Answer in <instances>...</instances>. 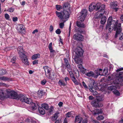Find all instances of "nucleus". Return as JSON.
I'll return each mask as SVG.
<instances>
[{
    "label": "nucleus",
    "mask_w": 123,
    "mask_h": 123,
    "mask_svg": "<svg viewBox=\"0 0 123 123\" xmlns=\"http://www.w3.org/2000/svg\"><path fill=\"white\" fill-rule=\"evenodd\" d=\"M108 79L109 80H112L111 84L114 85L109 86L108 90L113 91L117 88H119V84L123 85V72H121L117 74L114 73L111 76H109Z\"/></svg>",
    "instance_id": "1"
},
{
    "label": "nucleus",
    "mask_w": 123,
    "mask_h": 123,
    "mask_svg": "<svg viewBox=\"0 0 123 123\" xmlns=\"http://www.w3.org/2000/svg\"><path fill=\"white\" fill-rule=\"evenodd\" d=\"M56 16L61 20V21L62 22L59 24L60 27L61 29H62L64 27V23L69 18V13L66 12H65L64 14L56 11Z\"/></svg>",
    "instance_id": "2"
},
{
    "label": "nucleus",
    "mask_w": 123,
    "mask_h": 123,
    "mask_svg": "<svg viewBox=\"0 0 123 123\" xmlns=\"http://www.w3.org/2000/svg\"><path fill=\"white\" fill-rule=\"evenodd\" d=\"M112 23L114 24V28H113L114 31H116V34L115 35V38H117L119 37V39L121 40L123 39V34L121 33L122 31L121 28V24L118 23V26L117 27V23L115 21H113Z\"/></svg>",
    "instance_id": "3"
},
{
    "label": "nucleus",
    "mask_w": 123,
    "mask_h": 123,
    "mask_svg": "<svg viewBox=\"0 0 123 123\" xmlns=\"http://www.w3.org/2000/svg\"><path fill=\"white\" fill-rule=\"evenodd\" d=\"M83 51V50L80 47H77L76 48L74 51L76 55L74 59L76 63L78 64L82 63V60L79 57L82 55Z\"/></svg>",
    "instance_id": "4"
},
{
    "label": "nucleus",
    "mask_w": 123,
    "mask_h": 123,
    "mask_svg": "<svg viewBox=\"0 0 123 123\" xmlns=\"http://www.w3.org/2000/svg\"><path fill=\"white\" fill-rule=\"evenodd\" d=\"M95 10L97 11L99 9L101 6V9L98 12H101L99 13V15L98 16V18L102 16L103 14L105 13V10L104 9L105 8V5L103 4L101 6V4L100 3H98L96 4L95 3Z\"/></svg>",
    "instance_id": "5"
},
{
    "label": "nucleus",
    "mask_w": 123,
    "mask_h": 123,
    "mask_svg": "<svg viewBox=\"0 0 123 123\" xmlns=\"http://www.w3.org/2000/svg\"><path fill=\"white\" fill-rule=\"evenodd\" d=\"M112 18L111 17H110L107 20V23L106 26V30H108L109 33H111L113 29L111 28V26L112 27L113 29L114 28V24L112 23V22L113 21H115L116 22H117V27L118 26V20H117L116 21L115 20H113L112 21Z\"/></svg>",
    "instance_id": "6"
},
{
    "label": "nucleus",
    "mask_w": 123,
    "mask_h": 123,
    "mask_svg": "<svg viewBox=\"0 0 123 123\" xmlns=\"http://www.w3.org/2000/svg\"><path fill=\"white\" fill-rule=\"evenodd\" d=\"M6 97L11 98L13 99H16L18 98L17 93L14 91L9 89H5Z\"/></svg>",
    "instance_id": "7"
},
{
    "label": "nucleus",
    "mask_w": 123,
    "mask_h": 123,
    "mask_svg": "<svg viewBox=\"0 0 123 123\" xmlns=\"http://www.w3.org/2000/svg\"><path fill=\"white\" fill-rule=\"evenodd\" d=\"M62 8L63 9V12H58L60 13H64L65 12H66L69 13V16L71 13V12L70 10V5L69 3L67 2H64L62 5Z\"/></svg>",
    "instance_id": "8"
},
{
    "label": "nucleus",
    "mask_w": 123,
    "mask_h": 123,
    "mask_svg": "<svg viewBox=\"0 0 123 123\" xmlns=\"http://www.w3.org/2000/svg\"><path fill=\"white\" fill-rule=\"evenodd\" d=\"M80 15L78 18V19L82 21H84L87 15V10L85 9L83 10L80 12Z\"/></svg>",
    "instance_id": "9"
},
{
    "label": "nucleus",
    "mask_w": 123,
    "mask_h": 123,
    "mask_svg": "<svg viewBox=\"0 0 123 123\" xmlns=\"http://www.w3.org/2000/svg\"><path fill=\"white\" fill-rule=\"evenodd\" d=\"M20 97V99L22 102L29 104H31L32 101L30 98H27L25 96L23 95H21Z\"/></svg>",
    "instance_id": "10"
},
{
    "label": "nucleus",
    "mask_w": 123,
    "mask_h": 123,
    "mask_svg": "<svg viewBox=\"0 0 123 123\" xmlns=\"http://www.w3.org/2000/svg\"><path fill=\"white\" fill-rule=\"evenodd\" d=\"M19 57L21 60L24 64L26 65H29L28 59L26 55H24Z\"/></svg>",
    "instance_id": "11"
},
{
    "label": "nucleus",
    "mask_w": 123,
    "mask_h": 123,
    "mask_svg": "<svg viewBox=\"0 0 123 123\" xmlns=\"http://www.w3.org/2000/svg\"><path fill=\"white\" fill-rule=\"evenodd\" d=\"M73 37L74 39L77 41H82L84 37L81 34L78 33H76L73 36Z\"/></svg>",
    "instance_id": "12"
},
{
    "label": "nucleus",
    "mask_w": 123,
    "mask_h": 123,
    "mask_svg": "<svg viewBox=\"0 0 123 123\" xmlns=\"http://www.w3.org/2000/svg\"><path fill=\"white\" fill-rule=\"evenodd\" d=\"M17 50L19 56L24 55H25V52L23 50V48L22 46H19L17 48Z\"/></svg>",
    "instance_id": "13"
},
{
    "label": "nucleus",
    "mask_w": 123,
    "mask_h": 123,
    "mask_svg": "<svg viewBox=\"0 0 123 123\" xmlns=\"http://www.w3.org/2000/svg\"><path fill=\"white\" fill-rule=\"evenodd\" d=\"M5 97H6L5 89L0 90V99L3 100Z\"/></svg>",
    "instance_id": "14"
},
{
    "label": "nucleus",
    "mask_w": 123,
    "mask_h": 123,
    "mask_svg": "<svg viewBox=\"0 0 123 123\" xmlns=\"http://www.w3.org/2000/svg\"><path fill=\"white\" fill-rule=\"evenodd\" d=\"M43 68L45 72V75L47 77L48 76L47 74H49L52 72V69L50 68L47 66L43 67Z\"/></svg>",
    "instance_id": "15"
},
{
    "label": "nucleus",
    "mask_w": 123,
    "mask_h": 123,
    "mask_svg": "<svg viewBox=\"0 0 123 123\" xmlns=\"http://www.w3.org/2000/svg\"><path fill=\"white\" fill-rule=\"evenodd\" d=\"M17 30L19 32L21 33L23 31H24V26L21 24L18 25H17Z\"/></svg>",
    "instance_id": "16"
},
{
    "label": "nucleus",
    "mask_w": 123,
    "mask_h": 123,
    "mask_svg": "<svg viewBox=\"0 0 123 123\" xmlns=\"http://www.w3.org/2000/svg\"><path fill=\"white\" fill-rule=\"evenodd\" d=\"M118 3L116 2H113L111 3L110 6L111 8L114 9V10L116 12H117L118 8L116 7L117 6Z\"/></svg>",
    "instance_id": "17"
},
{
    "label": "nucleus",
    "mask_w": 123,
    "mask_h": 123,
    "mask_svg": "<svg viewBox=\"0 0 123 123\" xmlns=\"http://www.w3.org/2000/svg\"><path fill=\"white\" fill-rule=\"evenodd\" d=\"M85 75L89 77H93L95 78H97V76L95 75V73H94L92 71H90L87 73L85 74Z\"/></svg>",
    "instance_id": "18"
},
{
    "label": "nucleus",
    "mask_w": 123,
    "mask_h": 123,
    "mask_svg": "<svg viewBox=\"0 0 123 123\" xmlns=\"http://www.w3.org/2000/svg\"><path fill=\"white\" fill-rule=\"evenodd\" d=\"M56 75H55V73L53 72H52L50 74H49L48 76V78L51 80H55L56 78Z\"/></svg>",
    "instance_id": "19"
},
{
    "label": "nucleus",
    "mask_w": 123,
    "mask_h": 123,
    "mask_svg": "<svg viewBox=\"0 0 123 123\" xmlns=\"http://www.w3.org/2000/svg\"><path fill=\"white\" fill-rule=\"evenodd\" d=\"M102 70L101 69H98L95 71V75L97 76V78L98 75H104V74L102 73Z\"/></svg>",
    "instance_id": "20"
},
{
    "label": "nucleus",
    "mask_w": 123,
    "mask_h": 123,
    "mask_svg": "<svg viewBox=\"0 0 123 123\" xmlns=\"http://www.w3.org/2000/svg\"><path fill=\"white\" fill-rule=\"evenodd\" d=\"M92 113L95 116L96 114H101L102 112V110L100 109H98L92 111Z\"/></svg>",
    "instance_id": "21"
},
{
    "label": "nucleus",
    "mask_w": 123,
    "mask_h": 123,
    "mask_svg": "<svg viewBox=\"0 0 123 123\" xmlns=\"http://www.w3.org/2000/svg\"><path fill=\"white\" fill-rule=\"evenodd\" d=\"M82 120V117L79 116H76L75 117L74 122L75 123L78 122V123H81Z\"/></svg>",
    "instance_id": "22"
},
{
    "label": "nucleus",
    "mask_w": 123,
    "mask_h": 123,
    "mask_svg": "<svg viewBox=\"0 0 123 123\" xmlns=\"http://www.w3.org/2000/svg\"><path fill=\"white\" fill-rule=\"evenodd\" d=\"M92 83L91 84H92V85L91 86H89V89L91 92L93 91V88L94 89V87L96 86V84L95 83V82L94 80L92 81Z\"/></svg>",
    "instance_id": "23"
},
{
    "label": "nucleus",
    "mask_w": 123,
    "mask_h": 123,
    "mask_svg": "<svg viewBox=\"0 0 123 123\" xmlns=\"http://www.w3.org/2000/svg\"><path fill=\"white\" fill-rule=\"evenodd\" d=\"M95 7H95V3H92L89 6V11L90 12H92L93 10H95Z\"/></svg>",
    "instance_id": "24"
},
{
    "label": "nucleus",
    "mask_w": 123,
    "mask_h": 123,
    "mask_svg": "<svg viewBox=\"0 0 123 123\" xmlns=\"http://www.w3.org/2000/svg\"><path fill=\"white\" fill-rule=\"evenodd\" d=\"M26 123H36V122L34 119H27L25 120Z\"/></svg>",
    "instance_id": "25"
},
{
    "label": "nucleus",
    "mask_w": 123,
    "mask_h": 123,
    "mask_svg": "<svg viewBox=\"0 0 123 123\" xmlns=\"http://www.w3.org/2000/svg\"><path fill=\"white\" fill-rule=\"evenodd\" d=\"M40 55L39 53L34 54L33 55L31 59L32 60H34L37 59L38 58L40 57Z\"/></svg>",
    "instance_id": "26"
},
{
    "label": "nucleus",
    "mask_w": 123,
    "mask_h": 123,
    "mask_svg": "<svg viewBox=\"0 0 123 123\" xmlns=\"http://www.w3.org/2000/svg\"><path fill=\"white\" fill-rule=\"evenodd\" d=\"M76 25L77 26L80 28H84L85 27L84 24L82 22H77Z\"/></svg>",
    "instance_id": "27"
},
{
    "label": "nucleus",
    "mask_w": 123,
    "mask_h": 123,
    "mask_svg": "<svg viewBox=\"0 0 123 123\" xmlns=\"http://www.w3.org/2000/svg\"><path fill=\"white\" fill-rule=\"evenodd\" d=\"M38 110L39 112L41 114L43 115L45 114V111L43 108L40 107H38Z\"/></svg>",
    "instance_id": "28"
},
{
    "label": "nucleus",
    "mask_w": 123,
    "mask_h": 123,
    "mask_svg": "<svg viewBox=\"0 0 123 123\" xmlns=\"http://www.w3.org/2000/svg\"><path fill=\"white\" fill-rule=\"evenodd\" d=\"M74 113L73 111L69 112L66 114V117H73L74 114Z\"/></svg>",
    "instance_id": "29"
},
{
    "label": "nucleus",
    "mask_w": 123,
    "mask_h": 123,
    "mask_svg": "<svg viewBox=\"0 0 123 123\" xmlns=\"http://www.w3.org/2000/svg\"><path fill=\"white\" fill-rule=\"evenodd\" d=\"M37 105L34 103H32L31 104V107L33 110H35L37 108Z\"/></svg>",
    "instance_id": "30"
},
{
    "label": "nucleus",
    "mask_w": 123,
    "mask_h": 123,
    "mask_svg": "<svg viewBox=\"0 0 123 123\" xmlns=\"http://www.w3.org/2000/svg\"><path fill=\"white\" fill-rule=\"evenodd\" d=\"M106 18L105 16H103L101 18L100 23L102 24H104L106 22Z\"/></svg>",
    "instance_id": "31"
},
{
    "label": "nucleus",
    "mask_w": 123,
    "mask_h": 123,
    "mask_svg": "<svg viewBox=\"0 0 123 123\" xmlns=\"http://www.w3.org/2000/svg\"><path fill=\"white\" fill-rule=\"evenodd\" d=\"M58 84L60 86H64L66 85L67 83L62 80H60L58 82Z\"/></svg>",
    "instance_id": "32"
},
{
    "label": "nucleus",
    "mask_w": 123,
    "mask_h": 123,
    "mask_svg": "<svg viewBox=\"0 0 123 123\" xmlns=\"http://www.w3.org/2000/svg\"><path fill=\"white\" fill-rule=\"evenodd\" d=\"M0 80L4 81H9L10 80V78L6 76L0 77Z\"/></svg>",
    "instance_id": "33"
},
{
    "label": "nucleus",
    "mask_w": 123,
    "mask_h": 123,
    "mask_svg": "<svg viewBox=\"0 0 123 123\" xmlns=\"http://www.w3.org/2000/svg\"><path fill=\"white\" fill-rule=\"evenodd\" d=\"M59 113V112H57L55 113L53 117L52 118V119L53 121H55L57 119L58 117V115Z\"/></svg>",
    "instance_id": "34"
},
{
    "label": "nucleus",
    "mask_w": 123,
    "mask_h": 123,
    "mask_svg": "<svg viewBox=\"0 0 123 123\" xmlns=\"http://www.w3.org/2000/svg\"><path fill=\"white\" fill-rule=\"evenodd\" d=\"M98 102H93L92 103V105L93 106L95 107H98Z\"/></svg>",
    "instance_id": "35"
},
{
    "label": "nucleus",
    "mask_w": 123,
    "mask_h": 123,
    "mask_svg": "<svg viewBox=\"0 0 123 123\" xmlns=\"http://www.w3.org/2000/svg\"><path fill=\"white\" fill-rule=\"evenodd\" d=\"M73 82L76 85H77L78 84V83L76 80L74 76L71 78Z\"/></svg>",
    "instance_id": "36"
},
{
    "label": "nucleus",
    "mask_w": 123,
    "mask_h": 123,
    "mask_svg": "<svg viewBox=\"0 0 123 123\" xmlns=\"http://www.w3.org/2000/svg\"><path fill=\"white\" fill-rule=\"evenodd\" d=\"M41 106L42 108H44L46 110H47L49 109V106L47 104H41Z\"/></svg>",
    "instance_id": "37"
},
{
    "label": "nucleus",
    "mask_w": 123,
    "mask_h": 123,
    "mask_svg": "<svg viewBox=\"0 0 123 123\" xmlns=\"http://www.w3.org/2000/svg\"><path fill=\"white\" fill-rule=\"evenodd\" d=\"M96 99L98 101H102L103 100V98L101 96H96Z\"/></svg>",
    "instance_id": "38"
},
{
    "label": "nucleus",
    "mask_w": 123,
    "mask_h": 123,
    "mask_svg": "<svg viewBox=\"0 0 123 123\" xmlns=\"http://www.w3.org/2000/svg\"><path fill=\"white\" fill-rule=\"evenodd\" d=\"M6 71L5 69H2L0 70V76L5 74L6 73Z\"/></svg>",
    "instance_id": "39"
},
{
    "label": "nucleus",
    "mask_w": 123,
    "mask_h": 123,
    "mask_svg": "<svg viewBox=\"0 0 123 123\" xmlns=\"http://www.w3.org/2000/svg\"><path fill=\"white\" fill-rule=\"evenodd\" d=\"M50 54L51 57H53L54 55L56 54V53L55 50L52 49V50H50Z\"/></svg>",
    "instance_id": "40"
},
{
    "label": "nucleus",
    "mask_w": 123,
    "mask_h": 123,
    "mask_svg": "<svg viewBox=\"0 0 123 123\" xmlns=\"http://www.w3.org/2000/svg\"><path fill=\"white\" fill-rule=\"evenodd\" d=\"M113 92L114 94L118 96L120 95V93L118 91L116 90V89L114 90V91H113Z\"/></svg>",
    "instance_id": "41"
},
{
    "label": "nucleus",
    "mask_w": 123,
    "mask_h": 123,
    "mask_svg": "<svg viewBox=\"0 0 123 123\" xmlns=\"http://www.w3.org/2000/svg\"><path fill=\"white\" fill-rule=\"evenodd\" d=\"M14 10V8L12 7H10L7 10V11L11 12H13Z\"/></svg>",
    "instance_id": "42"
},
{
    "label": "nucleus",
    "mask_w": 123,
    "mask_h": 123,
    "mask_svg": "<svg viewBox=\"0 0 123 123\" xmlns=\"http://www.w3.org/2000/svg\"><path fill=\"white\" fill-rule=\"evenodd\" d=\"M104 117L102 115H100L98 116L97 118V119L99 120H102L104 119Z\"/></svg>",
    "instance_id": "43"
},
{
    "label": "nucleus",
    "mask_w": 123,
    "mask_h": 123,
    "mask_svg": "<svg viewBox=\"0 0 123 123\" xmlns=\"http://www.w3.org/2000/svg\"><path fill=\"white\" fill-rule=\"evenodd\" d=\"M16 57L15 56H14L11 59V62L12 63H15L16 60Z\"/></svg>",
    "instance_id": "44"
},
{
    "label": "nucleus",
    "mask_w": 123,
    "mask_h": 123,
    "mask_svg": "<svg viewBox=\"0 0 123 123\" xmlns=\"http://www.w3.org/2000/svg\"><path fill=\"white\" fill-rule=\"evenodd\" d=\"M56 8L57 10L60 11L62 8V7L60 5H56Z\"/></svg>",
    "instance_id": "45"
},
{
    "label": "nucleus",
    "mask_w": 123,
    "mask_h": 123,
    "mask_svg": "<svg viewBox=\"0 0 123 123\" xmlns=\"http://www.w3.org/2000/svg\"><path fill=\"white\" fill-rule=\"evenodd\" d=\"M68 71L69 72V73L70 75L71 78L73 77L74 76V75L72 71V70L69 71H69Z\"/></svg>",
    "instance_id": "46"
},
{
    "label": "nucleus",
    "mask_w": 123,
    "mask_h": 123,
    "mask_svg": "<svg viewBox=\"0 0 123 123\" xmlns=\"http://www.w3.org/2000/svg\"><path fill=\"white\" fill-rule=\"evenodd\" d=\"M38 94L41 96H42L43 94L44 93L43 91L41 90H39L38 91Z\"/></svg>",
    "instance_id": "47"
},
{
    "label": "nucleus",
    "mask_w": 123,
    "mask_h": 123,
    "mask_svg": "<svg viewBox=\"0 0 123 123\" xmlns=\"http://www.w3.org/2000/svg\"><path fill=\"white\" fill-rule=\"evenodd\" d=\"M80 72L83 74L85 73L86 71L85 69L83 67L81 68L80 69Z\"/></svg>",
    "instance_id": "48"
},
{
    "label": "nucleus",
    "mask_w": 123,
    "mask_h": 123,
    "mask_svg": "<svg viewBox=\"0 0 123 123\" xmlns=\"http://www.w3.org/2000/svg\"><path fill=\"white\" fill-rule=\"evenodd\" d=\"M52 43L51 42L50 43L48 47L50 50H52L53 49L52 47Z\"/></svg>",
    "instance_id": "49"
},
{
    "label": "nucleus",
    "mask_w": 123,
    "mask_h": 123,
    "mask_svg": "<svg viewBox=\"0 0 123 123\" xmlns=\"http://www.w3.org/2000/svg\"><path fill=\"white\" fill-rule=\"evenodd\" d=\"M66 66L67 67V70L68 71L72 70L71 67L69 64L67 65Z\"/></svg>",
    "instance_id": "50"
},
{
    "label": "nucleus",
    "mask_w": 123,
    "mask_h": 123,
    "mask_svg": "<svg viewBox=\"0 0 123 123\" xmlns=\"http://www.w3.org/2000/svg\"><path fill=\"white\" fill-rule=\"evenodd\" d=\"M75 75L76 77H78L79 76V74L78 71H76L75 72Z\"/></svg>",
    "instance_id": "51"
},
{
    "label": "nucleus",
    "mask_w": 123,
    "mask_h": 123,
    "mask_svg": "<svg viewBox=\"0 0 123 123\" xmlns=\"http://www.w3.org/2000/svg\"><path fill=\"white\" fill-rule=\"evenodd\" d=\"M53 109L54 108L53 107L51 106L49 109V112L50 114H51V113L53 111Z\"/></svg>",
    "instance_id": "52"
},
{
    "label": "nucleus",
    "mask_w": 123,
    "mask_h": 123,
    "mask_svg": "<svg viewBox=\"0 0 123 123\" xmlns=\"http://www.w3.org/2000/svg\"><path fill=\"white\" fill-rule=\"evenodd\" d=\"M65 62V63L66 66L69 64L68 61L67 59L65 58H64Z\"/></svg>",
    "instance_id": "53"
},
{
    "label": "nucleus",
    "mask_w": 123,
    "mask_h": 123,
    "mask_svg": "<svg viewBox=\"0 0 123 123\" xmlns=\"http://www.w3.org/2000/svg\"><path fill=\"white\" fill-rule=\"evenodd\" d=\"M103 73L104 74V75H105L107 74L108 73V71L106 69H104L103 71Z\"/></svg>",
    "instance_id": "54"
},
{
    "label": "nucleus",
    "mask_w": 123,
    "mask_h": 123,
    "mask_svg": "<svg viewBox=\"0 0 123 123\" xmlns=\"http://www.w3.org/2000/svg\"><path fill=\"white\" fill-rule=\"evenodd\" d=\"M47 81L46 80L44 79L42 81L41 84L42 85H44L46 83Z\"/></svg>",
    "instance_id": "55"
},
{
    "label": "nucleus",
    "mask_w": 123,
    "mask_h": 123,
    "mask_svg": "<svg viewBox=\"0 0 123 123\" xmlns=\"http://www.w3.org/2000/svg\"><path fill=\"white\" fill-rule=\"evenodd\" d=\"M5 18L6 19H8L10 18V16L9 15L7 14L6 13L5 14Z\"/></svg>",
    "instance_id": "56"
},
{
    "label": "nucleus",
    "mask_w": 123,
    "mask_h": 123,
    "mask_svg": "<svg viewBox=\"0 0 123 123\" xmlns=\"http://www.w3.org/2000/svg\"><path fill=\"white\" fill-rule=\"evenodd\" d=\"M56 33L58 34H59L61 33V31L60 29H57L55 31Z\"/></svg>",
    "instance_id": "57"
},
{
    "label": "nucleus",
    "mask_w": 123,
    "mask_h": 123,
    "mask_svg": "<svg viewBox=\"0 0 123 123\" xmlns=\"http://www.w3.org/2000/svg\"><path fill=\"white\" fill-rule=\"evenodd\" d=\"M38 60H36L35 61H34L33 62V65L36 64H38Z\"/></svg>",
    "instance_id": "58"
},
{
    "label": "nucleus",
    "mask_w": 123,
    "mask_h": 123,
    "mask_svg": "<svg viewBox=\"0 0 123 123\" xmlns=\"http://www.w3.org/2000/svg\"><path fill=\"white\" fill-rule=\"evenodd\" d=\"M77 66V67L79 70L81 68L83 67L82 64H78Z\"/></svg>",
    "instance_id": "59"
},
{
    "label": "nucleus",
    "mask_w": 123,
    "mask_h": 123,
    "mask_svg": "<svg viewBox=\"0 0 123 123\" xmlns=\"http://www.w3.org/2000/svg\"><path fill=\"white\" fill-rule=\"evenodd\" d=\"M18 18L17 17H14L12 18V20L14 22H15L18 20Z\"/></svg>",
    "instance_id": "60"
},
{
    "label": "nucleus",
    "mask_w": 123,
    "mask_h": 123,
    "mask_svg": "<svg viewBox=\"0 0 123 123\" xmlns=\"http://www.w3.org/2000/svg\"><path fill=\"white\" fill-rule=\"evenodd\" d=\"M92 121L93 123H100L98 121L94 119H92Z\"/></svg>",
    "instance_id": "61"
},
{
    "label": "nucleus",
    "mask_w": 123,
    "mask_h": 123,
    "mask_svg": "<svg viewBox=\"0 0 123 123\" xmlns=\"http://www.w3.org/2000/svg\"><path fill=\"white\" fill-rule=\"evenodd\" d=\"M53 28L52 25H50L49 28V31L51 32H52L53 30Z\"/></svg>",
    "instance_id": "62"
},
{
    "label": "nucleus",
    "mask_w": 123,
    "mask_h": 123,
    "mask_svg": "<svg viewBox=\"0 0 123 123\" xmlns=\"http://www.w3.org/2000/svg\"><path fill=\"white\" fill-rule=\"evenodd\" d=\"M0 86H6V85L5 83H1V82H0Z\"/></svg>",
    "instance_id": "63"
},
{
    "label": "nucleus",
    "mask_w": 123,
    "mask_h": 123,
    "mask_svg": "<svg viewBox=\"0 0 123 123\" xmlns=\"http://www.w3.org/2000/svg\"><path fill=\"white\" fill-rule=\"evenodd\" d=\"M87 120L86 118L84 119L82 121V123H87Z\"/></svg>",
    "instance_id": "64"
}]
</instances>
